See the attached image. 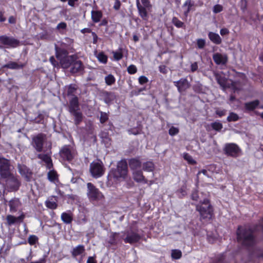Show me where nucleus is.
Returning a JSON list of instances; mask_svg holds the SVG:
<instances>
[{
	"label": "nucleus",
	"mask_w": 263,
	"mask_h": 263,
	"mask_svg": "<svg viewBox=\"0 0 263 263\" xmlns=\"http://www.w3.org/2000/svg\"><path fill=\"white\" fill-rule=\"evenodd\" d=\"M213 59L217 64H225L228 61V57L225 54L216 53L214 54Z\"/></svg>",
	"instance_id": "15"
},
{
	"label": "nucleus",
	"mask_w": 263,
	"mask_h": 263,
	"mask_svg": "<svg viewBox=\"0 0 263 263\" xmlns=\"http://www.w3.org/2000/svg\"><path fill=\"white\" fill-rule=\"evenodd\" d=\"M112 54L114 59L116 61H119L121 60L123 57V54L122 53L121 49H119L118 50L116 51H112Z\"/></svg>",
	"instance_id": "38"
},
{
	"label": "nucleus",
	"mask_w": 263,
	"mask_h": 263,
	"mask_svg": "<svg viewBox=\"0 0 263 263\" xmlns=\"http://www.w3.org/2000/svg\"><path fill=\"white\" fill-rule=\"evenodd\" d=\"M197 68L198 65L196 62H195L191 65V70L192 71H196L197 69Z\"/></svg>",
	"instance_id": "58"
},
{
	"label": "nucleus",
	"mask_w": 263,
	"mask_h": 263,
	"mask_svg": "<svg viewBox=\"0 0 263 263\" xmlns=\"http://www.w3.org/2000/svg\"><path fill=\"white\" fill-rule=\"evenodd\" d=\"M61 219L64 222L69 224L72 220V214L70 212L63 213L61 215Z\"/></svg>",
	"instance_id": "30"
},
{
	"label": "nucleus",
	"mask_w": 263,
	"mask_h": 263,
	"mask_svg": "<svg viewBox=\"0 0 263 263\" xmlns=\"http://www.w3.org/2000/svg\"><path fill=\"white\" fill-rule=\"evenodd\" d=\"M159 70L161 72L165 73L166 72V67L164 65L160 66L159 67Z\"/></svg>",
	"instance_id": "59"
},
{
	"label": "nucleus",
	"mask_w": 263,
	"mask_h": 263,
	"mask_svg": "<svg viewBox=\"0 0 263 263\" xmlns=\"http://www.w3.org/2000/svg\"><path fill=\"white\" fill-rule=\"evenodd\" d=\"M48 178L50 181H54L57 179V174L53 171H50L48 173Z\"/></svg>",
	"instance_id": "40"
},
{
	"label": "nucleus",
	"mask_w": 263,
	"mask_h": 263,
	"mask_svg": "<svg viewBox=\"0 0 263 263\" xmlns=\"http://www.w3.org/2000/svg\"><path fill=\"white\" fill-rule=\"evenodd\" d=\"M87 263H96V262L93 257H89L87 259Z\"/></svg>",
	"instance_id": "63"
},
{
	"label": "nucleus",
	"mask_w": 263,
	"mask_h": 263,
	"mask_svg": "<svg viewBox=\"0 0 263 263\" xmlns=\"http://www.w3.org/2000/svg\"><path fill=\"white\" fill-rule=\"evenodd\" d=\"M74 117V122L76 125L79 124L82 120V114L78 110L70 112Z\"/></svg>",
	"instance_id": "32"
},
{
	"label": "nucleus",
	"mask_w": 263,
	"mask_h": 263,
	"mask_svg": "<svg viewBox=\"0 0 263 263\" xmlns=\"http://www.w3.org/2000/svg\"><path fill=\"white\" fill-rule=\"evenodd\" d=\"M6 67L10 69H19L23 67V65H19L15 62H11L5 65Z\"/></svg>",
	"instance_id": "41"
},
{
	"label": "nucleus",
	"mask_w": 263,
	"mask_h": 263,
	"mask_svg": "<svg viewBox=\"0 0 263 263\" xmlns=\"http://www.w3.org/2000/svg\"><path fill=\"white\" fill-rule=\"evenodd\" d=\"M155 169V165L152 161H147L142 164V170L146 172H153Z\"/></svg>",
	"instance_id": "28"
},
{
	"label": "nucleus",
	"mask_w": 263,
	"mask_h": 263,
	"mask_svg": "<svg viewBox=\"0 0 263 263\" xmlns=\"http://www.w3.org/2000/svg\"><path fill=\"white\" fill-rule=\"evenodd\" d=\"M44 136L43 134H39L33 138V144L36 150L41 152L42 150Z\"/></svg>",
	"instance_id": "12"
},
{
	"label": "nucleus",
	"mask_w": 263,
	"mask_h": 263,
	"mask_svg": "<svg viewBox=\"0 0 263 263\" xmlns=\"http://www.w3.org/2000/svg\"><path fill=\"white\" fill-rule=\"evenodd\" d=\"M132 176L133 179L137 183L143 184V182H146V178L143 176L141 170L133 171Z\"/></svg>",
	"instance_id": "13"
},
{
	"label": "nucleus",
	"mask_w": 263,
	"mask_h": 263,
	"mask_svg": "<svg viewBox=\"0 0 263 263\" xmlns=\"http://www.w3.org/2000/svg\"><path fill=\"white\" fill-rule=\"evenodd\" d=\"M66 27L67 25L65 23L61 22L57 25V28L58 29H65L66 28Z\"/></svg>",
	"instance_id": "53"
},
{
	"label": "nucleus",
	"mask_w": 263,
	"mask_h": 263,
	"mask_svg": "<svg viewBox=\"0 0 263 263\" xmlns=\"http://www.w3.org/2000/svg\"><path fill=\"white\" fill-rule=\"evenodd\" d=\"M171 256L174 259H180L182 256V252L178 249H174L172 250Z\"/></svg>",
	"instance_id": "34"
},
{
	"label": "nucleus",
	"mask_w": 263,
	"mask_h": 263,
	"mask_svg": "<svg viewBox=\"0 0 263 263\" xmlns=\"http://www.w3.org/2000/svg\"><path fill=\"white\" fill-rule=\"evenodd\" d=\"M91 19L95 23L99 22L102 17V13L98 10H92L91 12Z\"/></svg>",
	"instance_id": "26"
},
{
	"label": "nucleus",
	"mask_w": 263,
	"mask_h": 263,
	"mask_svg": "<svg viewBox=\"0 0 263 263\" xmlns=\"http://www.w3.org/2000/svg\"><path fill=\"white\" fill-rule=\"evenodd\" d=\"M92 35L93 36V43L96 44L98 40V36L95 32H92Z\"/></svg>",
	"instance_id": "62"
},
{
	"label": "nucleus",
	"mask_w": 263,
	"mask_h": 263,
	"mask_svg": "<svg viewBox=\"0 0 263 263\" xmlns=\"http://www.w3.org/2000/svg\"><path fill=\"white\" fill-rule=\"evenodd\" d=\"M38 158L42 160L47 165L48 168L50 169L52 166V163L50 157L47 155L39 154Z\"/></svg>",
	"instance_id": "20"
},
{
	"label": "nucleus",
	"mask_w": 263,
	"mask_h": 263,
	"mask_svg": "<svg viewBox=\"0 0 263 263\" xmlns=\"http://www.w3.org/2000/svg\"><path fill=\"white\" fill-rule=\"evenodd\" d=\"M223 10V6L219 4H216L213 6V12L216 14L221 12Z\"/></svg>",
	"instance_id": "45"
},
{
	"label": "nucleus",
	"mask_w": 263,
	"mask_h": 263,
	"mask_svg": "<svg viewBox=\"0 0 263 263\" xmlns=\"http://www.w3.org/2000/svg\"><path fill=\"white\" fill-rule=\"evenodd\" d=\"M79 109V102L78 98L76 97H73L70 101L69 111L78 110Z\"/></svg>",
	"instance_id": "24"
},
{
	"label": "nucleus",
	"mask_w": 263,
	"mask_h": 263,
	"mask_svg": "<svg viewBox=\"0 0 263 263\" xmlns=\"http://www.w3.org/2000/svg\"><path fill=\"white\" fill-rule=\"evenodd\" d=\"M127 175V165L125 161H120L118 163L117 167L112 170L109 173V177L116 180L124 179Z\"/></svg>",
	"instance_id": "3"
},
{
	"label": "nucleus",
	"mask_w": 263,
	"mask_h": 263,
	"mask_svg": "<svg viewBox=\"0 0 263 263\" xmlns=\"http://www.w3.org/2000/svg\"><path fill=\"white\" fill-rule=\"evenodd\" d=\"M212 128L216 131H220L222 128V124L220 122H215L211 124Z\"/></svg>",
	"instance_id": "39"
},
{
	"label": "nucleus",
	"mask_w": 263,
	"mask_h": 263,
	"mask_svg": "<svg viewBox=\"0 0 263 263\" xmlns=\"http://www.w3.org/2000/svg\"><path fill=\"white\" fill-rule=\"evenodd\" d=\"M76 89V88L74 85H69L68 87V94L72 93L73 92L74 90H75Z\"/></svg>",
	"instance_id": "55"
},
{
	"label": "nucleus",
	"mask_w": 263,
	"mask_h": 263,
	"mask_svg": "<svg viewBox=\"0 0 263 263\" xmlns=\"http://www.w3.org/2000/svg\"><path fill=\"white\" fill-rule=\"evenodd\" d=\"M216 78L218 83L223 88L229 87V82L227 79L223 77V73H221V74H216Z\"/></svg>",
	"instance_id": "18"
},
{
	"label": "nucleus",
	"mask_w": 263,
	"mask_h": 263,
	"mask_svg": "<svg viewBox=\"0 0 263 263\" xmlns=\"http://www.w3.org/2000/svg\"><path fill=\"white\" fill-rule=\"evenodd\" d=\"M24 216L22 215L17 217L14 216L8 215L6 217V220L8 225L11 226L14 224L18 220H22L23 219Z\"/></svg>",
	"instance_id": "23"
},
{
	"label": "nucleus",
	"mask_w": 263,
	"mask_h": 263,
	"mask_svg": "<svg viewBox=\"0 0 263 263\" xmlns=\"http://www.w3.org/2000/svg\"><path fill=\"white\" fill-rule=\"evenodd\" d=\"M137 8L139 11V15L140 16L145 20H146L147 19V13L146 12V10L145 8V7L142 6L140 3L139 0H137Z\"/></svg>",
	"instance_id": "21"
},
{
	"label": "nucleus",
	"mask_w": 263,
	"mask_h": 263,
	"mask_svg": "<svg viewBox=\"0 0 263 263\" xmlns=\"http://www.w3.org/2000/svg\"><path fill=\"white\" fill-rule=\"evenodd\" d=\"M71 66L72 67L71 68L70 71L71 73H73L81 71L83 68L82 62L80 61L76 60V58L75 59L74 62H73Z\"/></svg>",
	"instance_id": "19"
},
{
	"label": "nucleus",
	"mask_w": 263,
	"mask_h": 263,
	"mask_svg": "<svg viewBox=\"0 0 263 263\" xmlns=\"http://www.w3.org/2000/svg\"><path fill=\"white\" fill-rule=\"evenodd\" d=\"M196 210L200 213L202 219H210L212 215L213 209L208 198L200 200L199 203L196 205Z\"/></svg>",
	"instance_id": "1"
},
{
	"label": "nucleus",
	"mask_w": 263,
	"mask_h": 263,
	"mask_svg": "<svg viewBox=\"0 0 263 263\" xmlns=\"http://www.w3.org/2000/svg\"><path fill=\"white\" fill-rule=\"evenodd\" d=\"M56 57L60 61L62 67L63 68H67L72 65L76 57L68 55L66 50L56 48Z\"/></svg>",
	"instance_id": "2"
},
{
	"label": "nucleus",
	"mask_w": 263,
	"mask_h": 263,
	"mask_svg": "<svg viewBox=\"0 0 263 263\" xmlns=\"http://www.w3.org/2000/svg\"><path fill=\"white\" fill-rule=\"evenodd\" d=\"M65 42H63L62 44H63V47H65L67 45H70L72 43V41L71 39L69 38H65L64 39Z\"/></svg>",
	"instance_id": "52"
},
{
	"label": "nucleus",
	"mask_w": 263,
	"mask_h": 263,
	"mask_svg": "<svg viewBox=\"0 0 263 263\" xmlns=\"http://www.w3.org/2000/svg\"><path fill=\"white\" fill-rule=\"evenodd\" d=\"M0 42L5 45L13 47H16L18 45V42L16 40L6 36H1L0 37Z\"/></svg>",
	"instance_id": "14"
},
{
	"label": "nucleus",
	"mask_w": 263,
	"mask_h": 263,
	"mask_svg": "<svg viewBox=\"0 0 263 263\" xmlns=\"http://www.w3.org/2000/svg\"><path fill=\"white\" fill-rule=\"evenodd\" d=\"M6 179H7V184L15 190H17L18 188L20 186V182L17 178L14 176L11 173L10 176H9Z\"/></svg>",
	"instance_id": "16"
},
{
	"label": "nucleus",
	"mask_w": 263,
	"mask_h": 263,
	"mask_svg": "<svg viewBox=\"0 0 263 263\" xmlns=\"http://www.w3.org/2000/svg\"><path fill=\"white\" fill-rule=\"evenodd\" d=\"M174 83L180 92L184 91L190 87L189 83L185 79H181L178 81H175Z\"/></svg>",
	"instance_id": "11"
},
{
	"label": "nucleus",
	"mask_w": 263,
	"mask_h": 263,
	"mask_svg": "<svg viewBox=\"0 0 263 263\" xmlns=\"http://www.w3.org/2000/svg\"><path fill=\"white\" fill-rule=\"evenodd\" d=\"M220 33L221 35H224L229 33V31L227 28H222L220 31Z\"/></svg>",
	"instance_id": "56"
},
{
	"label": "nucleus",
	"mask_w": 263,
	"mask_h": 263,
	"mask_svg": "<svg viewBox=\"0 0 263 263\" xmlns=\"http://www.w3.org/2000/svg\"><path fill=\"white\" fill-rule=\"evenodd\" d=\"M108 119V116L107 115L105 112H101V116H100V122L101 123H104L107 121Z\"/></svg>",
	"instance_id": "51"
},
{
	"label": "nucleus",
	"mask_w": 263,
	"mask_h": 263,
	"mask_svg": "<svg viewBox=\"0 0 263 263\" xmlns=\"http://www.w3.org/2000/svg\"><path fill=\"white\" fill-rule=\"evenodd\" d=\"M46 260L44 258H41L35 261L31 262L30 263H45Z\"/></svg>",
	"instance_id": "64"
},
{
	"label": "nucleus",
	"mask_w": 263,
	"mask_h": 263,
	"mask_svg": "<svg viewBox=\"0 0 263 263\" xmlns=\"http://www.w3.org/2000/svg\"><path fill=\"white\" fill-rule=\"evenodd\" d=\"M148 81V79L144 76H140L138 79L139 83L141 85L146 83Z\"/></svg>",
	"instance_id": "50"
},
{
	"label": "nucleus",
	"mask_w": 263,
	"mask_h": 263,
	"mask_svg": "<svg viewBox=\"0 0 263 263\" xmlns=\"http://www.w3.org/2000/svg\"><path fill=\"white\" fill-rule=\"evenodd\" d=\"M75 155L73 149L69 146H64L60 151V156L64 160H71Z\"/></svg>",
	"instance_id": "9"
},
{
	"label": "nucleus",
	"mask_w": 263,
	"mask_h": 263,
	"mask_svg": "<svg viewBox=\"0 0 263 263\" xmlns=\"http://www.w3.org/2000/svg\"><path fill=\"white\" fill-rule=\"evenodd\" d=\"M105 83L108 85H111L115 83L116 79L112 74H108L105 78Z\"/></svg>",
	"instance_id": "36"
},
{
	"label": "nucleus",
	"mask_w": 263,
	"mask_h": 263,
	"mask_svg": "<svg viewBox=\"0 0 263 263\" xmlns=\"http://www.w3.org/2000/svg\"><path fill=\"white\" fill-rule=\"evenodd\" d=\"M20 201L18 199H13L9 201V206L10 211L14 212L16 211L17 208L20 205Z\"/></svg>",
	"instance_id": "29"
},
{
	"label": "nucleus",
	"mask_w": 263,
	"mask_h": 263,
	"mask_svg": "<svg viewBox=\"0 0 263 263\" xmlns=\"http://www.w3.org/2000/svg\"><path fill=\"white\" fill-rule=\"evenodd\" d=\"M192 199L193 200L198 201L199 199V197L198 196L197 193L196 192H194L192 194Z\"/></svg>",
	"instance_id": "57"
},
{
	"label": "nucleus",
	"mask_w": 263,
	"mask_h": 263,
	"mask_svg": "<svg viewBox=\"0 0 263 263\" xmlns=\"http://www.w3.org/2000/svg\"><path fill=\"white\" fill-rule=\"evenodd\" d=\"M239 119L238 116L234 112H231L227 118V120L229 122L236 121Z\"/></svg>",
	"instance_id": "42"
},
{
	"label": "nucleus",
	"mask_w": 263,
	"mask_h": 263,
	"mask_svg": "<svg viewBox=\"0 0 263 263\" xmlns=\"http://www.w3.org/2000/svg\"><path fill=\"white\" fill-rule=\"evenodd\" d=\"M210 40L216 44H219L221 42V39L218 34L210 32L208 34Z\"/></svg>",
	"instance_id": "22"
},
{
	"label": "nucleus",
	"mask_w": 263,
	"mask_h": 263,
	"mask_svg": "<svg viewBox=\"0 0 263 263\" xmlns=\"http://www.w3.org/2000/svg\"><path fill=\"white\" fill-rule=\"evenodd\" d=\"M237 239L239 241L246 246H251L255 242L252 231L241 227L238 229Z\"/></svg>",
	"instance_id": "4"
},
{
	"label": "nucleus",
	"mask_w": 263,
	"mask_h": 263,
	"mask_svg": "<svg viewBox=\"0 0 263 263\" xmlns=\"http://www.w3.org/2000/svg\"><path fill=\"white\" fill-rule=\"evenodd\" d=\"M224 150L226 154L234 157H237L241 152L239 147L234 143L226 144Z\"/></svg>",
	"instance_id": "8"
},
{
	"label": "nucleus",
	"mask_w": 263,
	"mask_h": 263,
	"mask_svg": "<svg viewBox=\"0 0 263 263\" xmlns=\"http://www.w3.org/2000/svg\"><path fill=\"white\" fill-rule=\"evenodd\" d=\"M37 241V237L35 235H31L28 238V242L31 245H34Z\"/></svg>",
	"instance_id": "49"
},
{
	"label": "nucleus",
	"mask_w": 263,
	"mask_h": 263,
	"mask_svg": "<svg viewBox=\"0 0 263 263\" xmlns=\"http://www.w3.org/2000/svg\"><path fill=\"white\" fill-rule=\"evenodd\" d=\"M87 195L90 201L97 202L102 200L104 198L103 194L91 183H87Z\"/></svg>",
	"instance_id": "5"
},
{
	"label": "nucleus",
	"mask_w": 263,
	"mask_h": 263,
	"mask_svg": "<svg viewBox=\"0 0 263 263\" xmlns=\"http://www.w3.org/2000/svg\"><path fill=\"white\" fill-rule=\"evenodd\" d=\"M216 114L219 117H221L226 114V110H221V109H217L216 111Z\"/></svg>",
	"instance_id": "54"
},
{
	"label": "nucleus",
	"mask_w": 263,
	"mask_h": 263,
	"mask_svg": "<svg viewBox=\"0 0 263 263\" xmlns=\"http://www.w3.org/2000/svg\"><path fill=\"white\" fill-rule=\"evenodd\" d=\"M47 207L51 209H55L57 207V203L54 201L48 200L46 202Z\"/></svg>",
	"instance_id": "44"
},
{
	"label": "nucleus",
	"mask_w": 263,
	"mask_h": 263,
	"mask_svg": "<svg viewBox=\"0 0 263 263\" xmlns=\"http://www.w3.org/2000/svg\"><path fill=\"white\" fill-rule=\"evenodd\" d=\"M184 159L190 164H195L196 162L192 157L187 153H184L183 154Z\"/></svg>",
	"instance_id": "37"
},
{
	"label": "nucleus",
	"mask_w": 263,
	"mask_h": 263,
	"mask_svg": "<svg viewBox=\"0 0 263 263\" xmlns=\"http://www.w3.org/2000/svg\"><path fill=\"white\" fill-rule=\"evenodd\" d=\"M197 44L199 48L202 49L205 44V40L202 39H198L197 40Z\"/></svg>",
	"instance_id": "47"
},
{
	"label": "nucleus",
	"mask_w": 263,
	"mask_h": 263,
	"mask_svg": "<svg viewBox=\"0 0 263 263\" xmlns=\"http://www.w3.org/2000/svg\"><path fill=\"white\" fill-rule=\"evenodd\" d=\"M142 4L145 7H148L149 5V0H141Z\"/></svg>",
	"instance_id": "61"
},
{
	"label": "nucleus",
	"mask_w": 263,
	"mask_h": 263,
	"mask_svg": "<svg viewBox=\"0 0 263 263\" xmlns=\"http://www.w3.org/2000/svg\"><path fill=\"white\" fill-rule=\"evenodd\" d=\"M258 105L259 101L258 100H255L245 104L246 108L249 110H253Z\"/></svg>",
	"instance_id": "33"
},
{
	"label": "nucleus",
	"mask_w": 263,
	"mask_h": 263,
	"mask_svg": "<svg viewBox=\"0 0 263 263\" xmlns=\"http://www.w3.org/2000/svg\"><path fill=\"white\" fill-rule=\"evenodd\" d=\"M19 172L21 175L24 177L27 181L30 180L31 176V173L29 170L25 165H18Z\"/></svg>",
	"instance_id": "17"
},
{
	"label": "nucleus",
	"mask_w": 263,
	"mask_h": 263,
	"mask_svg": "<svg viewBox=\"0 0 263 263\" xmlns=\"http://www.w3.org/2000/svg\"><path fill=\"white\" fill-rule=\"evenodd\" d=\"M179 132V129L178 128L172 126L169 129V134L171 136H174L177 135Z\"/></svg>",
	"instance_id": "48"
},
{
	"label": "nucleus",
	"mask_w": 263,
	"mask_h": 263,
	"mask_svg": "<svg viewBox=\"0 0 263 263\" xmlns=\"http://www.w3.org/2000/svg\"><path fill=\"white\" fill-rule=\"evenodd\" d=\"M50 61L51 63L52 64V65L54 67H55L57 66V65L58 64L57 62H56V61L53 57H50Z\"/></svg>",
	"instance_id": "60"
},
{
	"label": "nucleus",
	"mask_w": 263,
	"mask_h": 263,
	"mask_svg": "<svg viewBox=\"0 0 263 263\" xmlns=\"http://www.w3.org/2000/svg\"><path fill=\"white\" fill-rule=\"evenodd\" d=\"M85 251V248L83 245H79L74 248L71 252L72 255L74 257L82 255Z\"/></svg>",
	"instance_id": "27"
},
{
	"label": "nucleus",
	"mask_w": 263,
	"mask_h": 263,
	"mask_svg": "<svg viewBox=\"0 0 263 263\" xmlns=\"http://www.w3.org/2000/svg\"><path fill=\"white\" fill-rule=\"evenodd\" d=\"M10 165L8 160L0 157V175L3 178L10 176Z\"/></svg>",
	"instance_id": "7"
},
{
	"label": "nucleus",
	"mask_w": 263,
	"mask_h": 263,
	"mask_svg": "<svg viewBox=\"0 0 263 263\" xmlns=\"http://www.w3.org/2000/svg\"><path fill=\"white\" fill-rule=\"evenodd\" d=\"M172 23L175 26H176L178 28L182 27L183 26V23L175 17L173 18Z\"/></svg>",
	"instance_id": "43"
},
{
	"label": "nucleus",
	"mask_w": 263,
	"mask_h": 263,
	"mask_svg": "<svg viewBox=\"0 0 263 263\" xmlns=\"http://www.w3.org/2000/svg\"><path fill=\"white\" fill-rule=\"evenodd\" d=\"M137 67L134 65H130L127 68V71L129 74H134L137 72Z\"/></svg>",
	"instance_id": "46"
},
{
	"label": "nucleus",
	"mask_w": 263,
	"mask_h": 263,
	"mask_svg": "<svg viewBox=\"0 0 263 263\" xmlns=\"http://www.w3.org/2000/svg\"><path fill=\"white\" fill-rule=\"evenodd\" d=\"M192 6L193 5L192 4L190 0L186 1L183 4L182 9L183 10V13L185 17L187 16L188 13H189Z\"/></svg>",
	"instance_id": "31"
},
{
	"label": "nucleus",
	"mask_w": 263,
	"mask_h": 263,
	"mask_svg": "<svg viewBox=\"0 0 263 263\" xmlns=\"http://www.w3.org/2000/svg\"><path fill=\"white\" fill-rule=\"evenodd\" d=\"M89 170L91 176L95 178L101 177L105 172L103 163L100 160H96L91 162L90 164Z\"/></svg>",
	"instance_id": "6"
},
{
	"label": "nucleus",
	"mask_w": 263,
	"mask_h": 263,
	"mask_svg": "<svg viewBox=\"0 0 263 263\" xmlns=\"http://www.w3.org/2000/svg\"><path fill=\"white\" fill-rule=\"evenodd\" d=\"M129 166L132 172L134 170H139L141 166V163L139 160L133 159L129 162Z\"/></svg>",
	"instance_id": "25"
},
{
	"label": "nucleus",
	"mask_w": 263,
	"mask_h": 263,
	"mask_svg": "<svg viewBox=\"0 0 263 263\" xmlns=\"http://www.w3.org/2000/svg\"><path fill=\"white\" fill-rule=\"evenodd\" d=\"M97 58L102 63L106 64L107 62V57L103 52H100L97 55Z\"/></svg>",
	"instance_id": "35"
},
{
	"label": "nucleus",
	"mask_w": 263,
	"mask_h": 263,
	"mask_svg": "<svg viewBox=\"0 0 263 263\" xmlns=\"http://www.w3.org/2000/svg\"><path fill=\"white\" fill-rule=\"evenodd\" d=\"M140 238V237L139 234L135 232L130 231L127 232L126 237L124 240L125 243L132 244L138 241Z\"/></svg>",
	"instance_id": "10"
}]
</instances>
